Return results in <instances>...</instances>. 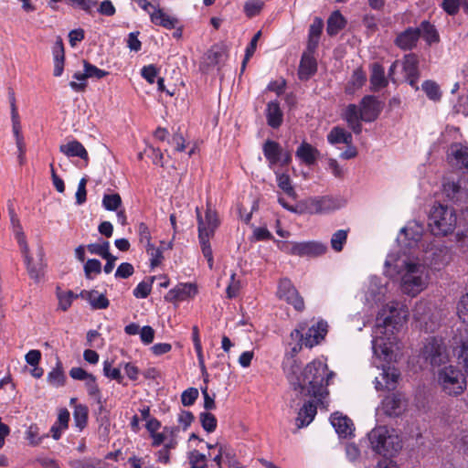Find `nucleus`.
<instances>
[{
	"label": "nucleus",
	"instance_id": "obj_1",
	"mask_svg": "<svg viewBox=\"0 0 468 468\" xmlns=\"http://www.w3.org/2000/svg\"><path fill=\"white\" fill-rule=\"evenodd\" d=\"M283 370L294 390H299L303 397H311L317 404L326 408L329 392V380L335 377L327 365L320 360H314L302 370L300 363L294 357L283 362Z\"/></svg>",
	"mask_w": 468,
	"mask_h": 468
},
{
	"label": "nucleus",
	"instance_id": "obj_2",
	"mask_svg": "<svg viewBox=\"0 0 468 468\" xmlns=\"http://www.w3.org/2000/svg\"><path fill=\"white\" fill-rule=\"evenodd\" d=\"M385 267L390 276L398 275L401 291L408 295L416 296L428 285L429 268L418 260L397 259L388 255Z\"/></svg>",
	"mask_w": 468,
	"mask_h": 468
},
{
	"label": "nucleus",
	"instance_id": "obj_3",
	"mask_svg": "<svg viewBox=\"0 0 468 468\" xmlns=\"http://www.w3.org/2000/svg\"><path fill=\"white\" fill-rule=\"evenodd\" d=\"M467 374L458 366L444 365L437 370L436 381L446 396L457 398L467 388Z\"/></svg>",
	"mask_w": 468,
	"mask_h": 468
},
{
	"label": "nucleus",
	"instance_id": "obj_4",
	"mask_svg": "<svg viewBox=\"0 0 468 468\" xmlns=\"http://www.w3.org/2000/svg\"><path fill=\"white\" fill-rule=\"evenodd\" d=\"M197 218V230L198 239L204 257L207 260L208 266L211 269L213 266V254L210 246V239L215 235L216 229L219 226V219L218 214L213 210L209 204L203 218L200 214L199 208H196Z\"/></svg>",
	"mask_w": 468,
	"mask_h": 468
},
{
	"label": "nucleus",
	"instance_id": "obj_5",
	"mask_svg": "<svg viewBox=\"0 0 468 468\" xmlns=\"http://www.w3.org/2000/svg\"><path fill=\"white\" fill-rule=\"evenodd\" d=\"M457 225V215L453 207L439 204L433 207L430 215L429 226L436 236L452 233Z\"/></svg>",
	"mask_w": 468,
	"mask_h": 468
},
{
	"label": "nucleus",
	"instance_id": "obj_6",
	"mask_svg": "<svg viewBox=\"0 0 468 468\" xmlns=\"http://www.w3.org/2000/svg\"><path fill=\"white\" fill-rule=\"evenodd\" d=\"M409 311L406 306L397 302L387 304L377 317L376 334H383V330L391 327L398 330L407 320Z\"/></svg>",
	"mask_w": 468,
	"mask_h": 468
},
{
	"label": "nucleus",
	"instance_id": "obj_7",
	"mask_svg": "<svg viewBox=\"0 0 468 468\" xmlns=\"http://www.w3.org/2000/svg\"><path fill=\"white\" fill-rule=\"evenodd\" d=\"M420 355L422 358L432 367L439 368L446 365L450 360L447 345L442 337H428L423 345Z\"/></svg>",
	"mask_w": 468,
	"mask_h": 468
},
{
	"label": "nucleus",
	"instance_id": "obj_8",
	"mask_svg": "<svg viewBox=\"0 0 468 468\" xmlns=\"http://www.w3.org/2000/svg\"><path fill=\"white\" fill-rule=\"evenodd\" d=\"M371 438L386 439L384 442H378L375 452L378 454L392 455L402 448L401 440L394 430H388L386 426H378L371 431Z\"/></svg>",
	"mask_w": 468,
	"mask_h": 468
},
{
	"label": "nucleus",
	"instance_id": "obj_9",
	"mask_svg": "<svg viewBox=\"0 0 468 468\" xmlns=\"http://www.w3.org/2000/svg\"><path fill=\"white\" fill-rule=\"evenodd\" d=\"M346 200L341 196H323L309 198L306 208L312 214H328L345 207Z\"/></svg>",
	"mask_w": 468,
	"mask_h": 468
},
{
	"label": "nucleus",
	"instance_id": "obj_10",
	"mask_svg": "<svg viewBox=\"0 0 468 468\" xmlns=\"http://www.w3.org/2000/svg\"><path fill=\"white\" fill-rule=\"evenodd\" d=\"M327 323L324 321H320L316 323V324L312 325L306 333L303 335V330L304 328L301 329H295L291 333V336L292 338H300L302 341V345L305 346L306 347H313L314 346L319 344L321 340L324 339L327 333Z\"/></svg>",
	"mask_w": 468,
	"mask_h": 468
},
{
	"label": "nucleus",
	"instance_id": "obj_11",
	"mask_svg": "<svg viewBox=\"0 0 468 468\" xmlns=\"http://www.w3.org/2000/svg\"><path fill=\"white\" fill-rule=\"evenodd\" d=\"M447 161L455 170L468 173V144H452L447 151Z\"/></svg>",
	"mask_w": 468,
	"mask_h": 468
},
{
	"label": "nucleus",
	"instance_id": "obj_12",
	"mask_svg": "<svg viewBox=\"0 0 468 468\" xmlns=\"http://www.w3.org/2000/svg\"><path fill=\"white\" fill-rule=\"evenodd\" d=\"M277 295L280 299L286 301L292 304L295 310L303 311L304 309V302L299 294L296 288L289 279H282L278 285Z\"/></svg>",
	"mask_w": 468,
	"mask_h": 468
},
{
	"label": "nucleus",
	"instance_id": "obj_13",
	"mask_svg": "<svg viewBox=\"0 0 468 468\" xmlns=\"http://www.w3.org/2000/svg\"><path fill=\"white\" fill-rule=\"evenodd\" d=\"M402 69L406 81L415 90H419L418 80L420 79V71L418 57L413 53L405 55L402 61Z\"/></svg>",
	"mask_w": 468,
	"mask_h": 468
},
{
	"label": "nucleus",
	"instance_id": "obj_14",
	"mask_svg": "<svg viewBox=\"0 0 468 468\" xmlns=\"http://www.w3.org/2000/svg\"><path fill=\"white\" fill-rule=\"evenodd\" d=\"M21 253L23 254L25 263L27 265V272L31 279H34L36 282H39L41 277L43 276V268L44 265L42 263V260L44 257V250L42 246H39L38 248V256L40 259L39 263H35L33 261V258L30 255V250L28 244L27 243V249L25 250L23 245H19Z\"/></svg>",
	"mask_w": 468,
	"mask_h": 468
},
{
	"label": "nucleus",
	"instance_id": "obj_15",
	"mask_svg": "<svg viewBox=\"0 0 468 468\" xmlns=\"http://www.w3.org/2000/svg\"><path fill=\"white\" fill-rule=\"evenodd\" d=\"M406 409V401L400 394H391L382 400V410L388 416H399Z\"/></svg>",
	"mask_w": 468,
	"mask_h": 468
},
{
	"label": "nucleus",
	"instance_id": "obj_16",
	"mask_svg": "<svg viewBox=\"0 0 468 468\" xmlns=\"http://www.w3.org/2000/svg\"><path fill=\"white\" fill-rule=\"evenodd\" d=\"M452 348L457 364L468 375V336L454 338Z\"/></svg>",
	"mask_w": 468,
	"mask_h": 468
},
{
	"label": "nucleus",
	"instance_id": "obj_17",
	"mask_svg": "<svg viewBox=\"0 0 468 468\" xmlns=\"http://www.w3.org/2000/svg\"><path fill=\"white\" fill-rule=\"evenodd\" d=\"M420 31L416 27H408L396 37L394 43L402 50L413 49L419 41Z\"/></svg>",
	"mask_w": 468,
	"mask_h": 468
},
{
	"label": "nucleus",
	"instance_id": "obj_18",
	"mask_svg": "<svg viewBox=\"0 0 468 468\" xmlns=\"http://www.w3.org/2000/svg\"><path fill=\"white\" fill-rule=\"evenodd\" d=\"M360 108L362 112V121L364 122H373L375 121L381 112V107L379 102L374 96H365L361 102Z\"/></svg>",
	"mask_w": 468,
	"mask_h": 468
},
{
	"label": "nucleus",
	"instance_id": "obj_19",
	"mask_svg": "<svg viewBox=\"0 0 468 468\" xmlns=\"http://www.w3.org/2000/svg\"><path fill=\"white\" fill-rule=\"evenodd\" d=\"M400 376L399 371L391 367H383V371L380 375L381 378H376L375 384L377 389H395L399 378Z\"/></svg>",
	"mask_w": 468,
	"mask_h": 468
},
{
	"label": "nucleus",
	"instance_id": "obj_20",
	"mask_svg": "<svg viewBox=\"0 0 468 468\" xmlns=\"http://www.w3.org/2000/svg\"><path fill=\"white\" fill-rule=\"evenodd\" d=\"M197 292V289L195 284L180 283L167 292L165 299L171 302L185 301L188 298L194 297Z\"/></svg>",
	"mask_w": 468,
	"mask_h": 468
},
{
	"label": "nucleus",
	"instance_id": "obj_21",
	"mask_svg": "<svg viewBox=\"0 0 468 468\" xmlns=\"http://www.w3.org/2000/svg\"><path fill=\"white\" fill-rule=\"evenodd\" d=\"M292 251L296 256H320L325 253L327 248L324 244L318 241L297 242V247Z\"/></svg>",
	"mask_w": 468,
	"mask_h": 468
},
{
	"label": "nucleus",
	"instance_id": "obj_22",
	"mask_svg": "<svg viewBox=\"0 0 468 468\" xmlns=\"http://www.w3.org/2000/svg\"><path fill=\"white\" fill-rule=\"evenodd\" d=\"M330 421L339 437L346 438L352 435L354 431L353 422L346 416L335 412L331 415Z\"/></svg>",
	"mask_w": 468,
	"mask_h": 468
},
{
	"label": "nucleus",
	"instance_id": "obj_23",
	"mask_svg": "<svg viewBox=\"0 0 468 468\" xmlns=\"http://www.w3.org/2000/svg\"><path fill=\"white\" fill-rule=\"evenodd\" d=\"M59 151L68 157H80L84 160L86 165L89 162V154L81 143L72 140L59 146Z\"/></svg>",
	"mask_w": 468,
	"mask_h": 468
},
{
	"label": "nucleus",
	"instance_id": "obj_24",
	"mask_svg": "<svg viewBox=\"0 0 468 468\" xmlns=\"http://www.w3.org/2000/svg\"><path fill=\"white\" fill-rule=\"evenodd\" d=\"M344 119L355 133H361L362 112L360 107L356 104H349L345 111Z\"/></svg>",
	"mask_w": 468,
	"mask_h": 468
},
{
	"label": "nucleus",
	"instance_id": "obj_25",
	"mask_svg": "<svg viewBox=\"0 0 468 468\" xmlns=\"http://www.w3.org/2000/svg\"><path fill=\"white\" fill-rule=\"evenodd\" d=\"M262 150L265 158L269 162L270 168H272L282 159V148L277 142L267 140L263 144Z\"/></svg>",
	"mask_w": 468,
	"mask_h": 468
},
{
	"label": "nucleus",
	"instance_id": "obj_26",
	"mask_svg": "<svg viewBox=\"0 0 468 468\" xmlns=\"http://www.w3.org/2000/svg\"><path fill=\"white\" fill-rule=\"evenodd\" d=\"M80 297L89 302L92 309H106L110 304L107 297L95 290H83L80 292Z\"/></svg>",
	"mask_w": 468,
	"mask_h": 468
},
{
	"label": "nucleus",
	"instance_id": "obj_27",
	"mask_svg": "<svg viewBox=\"0 0 468 468\" xmlns=\"http://www.w3.org/2000/svg\"><path fill=\"white\" fill-rule=\"evenodd\" d=\"M295 154L306 165H313L316 162L320 153L310 144L303 142L297 148Z\"/></svg>",
	"mask_w": 468,
	"mask_h": 468
},
{
	"label": "nucleus",
	"instance_id": "obj_28",
	"mask_svg": "<svg viewBox=\"0 0 468 468\" xmlns=\"http://www.w3.org/2000/svg\"><path fill=\"white\" fill-rule=\"evenodd\" d=\"M317 412V406L312 401L305 402L300 409L296 418V425L298 428H303L309 425L314 419Z\"/></svg>",
	"mask_w": 468,
	"mask_h": 468
},
{
	"label": "nucleus",
	"instance_id": "obj_29",
	"mask_svg": "<svg viewBox=\"0 0 468 468\" xmlns=\"http://www.w3.org/2000/svg\"><path fill=\"white\" fill-rule=\"evenodd\" d=\"M317 69L316 60L311 53H304L302 57L298 75L301 80H308Z\"/></svg>",
	"mask_w": 468,
	"mask_h": 468
},
{
	"label": "nucleus",
	"instance_id": "obj_30",
	"mask_svg": "<svg viewBox=\"0 0 468 468\" xmlns=\"http://www.w3.org/2000/svg\"><path fill=\"white\" fill-rule=\"evenodd\" d=\"M8 214L10 217L11 225L13 228V231L15 234V238L18 243V245H23L24 249H27V239L26 235L23 231V228L20 224L19 218L15 211L13 204L9 202L8 204Z\"/></svg>",
	"mask_w": 468,
	"mask_h": 468
},
{
	"label": "nucleus",
	"instance_id": "obj_31",
	"mask_svg": "<svg viewBox=\"0 0 468 468\" xmlns=\"http://www.w3.org/2000/svg\"><path fill=\"white\" fill-rule=\"evenodd\" d=\"M327 141L331 144H351L353 142L352 134L346 131L344 128L340 126H335L332 128V130L327 134Z\"/></svg>",
	"mask_w": 468,
	"mask_h": 468
},
{
	"label": "nucleus",
	"instance_id": "obj_32",
	"mask_svg": "<svg viewBox=\"0 0 468 468\" xmlns=\"http://www.w3.org/2000/svg\"><path fill=\"white\" fill-rule=\"evenodd\" d=\"M282 112L277 101H270L267 104L266 117L268 124L272 128H278L282 122Z\"/></svg>",
	"mask_w": 468,
	"mask_h": 468
},
{
	"label": "nucleus",
	"instance_id": "obj_33",
	"mask_svg": "<svg viewBox=\"0 0 468 468\" xmlns=\"http://www.w3.org/2000/svg\"><path fill=\"white\" fill-rule=\"evenodd\" d=\"M372 345L373 352L377 356L383 358L387 362L391 361L393 351L390 346V342L386 343L381 336H377L372 341Z\"/></svg>",
	"mask_w": 468,
	"mask_h": 468
},
{
	"label": "nucleus",
	"instance_id": "obj_34",
	"mask_svg": "<svg viewBox=\"0 0 468 468\" xmlns=\"http://www.w3.org/2000/svg\"><path fill=\"white\" fill-rule=\"evenodd\" d=\"M151 21L158 26H162L165 28L171 29L174 28L177 23V20L166 13H165L162 9L154 8L153 12H150Z\"/></svg>",
	"mask_w": 468,
	"mask_h": 468
},
{
	"label": "nucleus",
	"instance_id": "obj_35",
	"mask_svg": "<svg viewBox=\"0 0 468 468\" xmlns=\"http://www.w3.org/2000/svg\"><path fill=\"white\" fill-rule=\"evenodd\" d=\"M324 22L321 18L315 17L309 28L308 49L314 52L318 46L319 38L323 30Z\"/></svg>",
	"mask_w": 468,
	"mask_h": 468
},
{
	"label": "nucleus",
	"instance_id": "obj_36",
	"mask_svg": "<svg viewBox=\"0 0 468 468\" xmlns=\"http://www.w3.org/2000/svg\"><path fill=\"white\" fill-rule=\"evenodd\" d=\"M370 83L374 90H378L388 85V80L385 76L384 68L378 63H374L372 65Z\"/></svg>",
	"mask_w": 468,
	"mask_h": 468
},
{
	"label": "nucleus",
	"instance_id": "obj_37",
	"mask_svg": "<svg viewBox=\"0 0 468 468\" xmlns=\"http://www.w3.org/2000/svg\"><path fill=\"white\" fill-rule=\"evenodd\" d=\"M47 380L49 385L58 388L65 384L66 376L63 370V367L60 361H57L56 367L48 372Z\"/></svg>",
	"mask_w": 468,
	"mask_h": 468
},
{
	"label": "nucleus",
	"instance_id": "obj_38",
	"mask_svg": "<svg viewBox=\"0 0 468 468\" xmlns=\"http://www.w3.org/2000/svg\"><path fill=\"white\" fill-rule=\"evenodd\" d=\"M416 29L420 31V37L422 36L429 44L439 42V34L434 26L429 21H422Z\"/></svg>",
	"mask_w": 468,
	"mask_h": 468
},
{
	"label": "nucleus",
	"instance_id": "obj_39",
	"mask_svg": "<svg viewBox=\"0 0 468 468\" xmlns=\"http://www.w3.org/2000/svg\"><path fill=\"white\" fill-rule=\"evenodd\" d=\"M346 25V19L339 11H335L327 20V34L330 36L336 35Z\"/></svg>",
	"mask_w": 468,
	"mask_h": 468
},
{
	"label": "nucleus",
	"instance_id": "obj_40",
	"mask_svg": "<svg viewBox=\"0 0 468 468\" xmlns=\"http://www.w3.org/2000/svg\"><path fill=\"white\" fill-rule=\"evenodd\" d=\"M366 73L362 69H356L346 87V92L347 94H354L357 90L362 88L366 82Z\"/></svg>",
	"mask_w": 468,
	"mask_h": 468
},
{
	"label": "nucleus",
	"instance_id": "obj_41",
	"mask_svg": "<svg viewBox=\"0 0 468 468\" xmlns=\"http://www.w3.org/2000/svg\"><path fill=\"white\" fill-rule=\"evenodd\" d=\"M73 419L76 427L82 430L88 421V408L85 405L78 404L74 406Z\"/></svg>",
	"mask_w": 468,
	"mask_h": 468
},
{
	"label": "nucleus",
	"instance_id": "obj_42",
	"mask_svg": "<svg viewBox=\"0 0 468 468\" xmlns=\"http://www.w3.org/2000/svg\"><path fill=\"white\" fill-rule=\"evenodd\" d=\"M278 186L289 197L296 198V192L292 186L290 176L286 174L276 173Z\"/></svg>",
	"mask_w": 468,
	"mask_h": 468
},
{
	"label": "nucleus",
	"instance_id": "obj_43",
	"mask_svg": "<svg viewBox=\"0 0 468 468\" xmlns=\"http://www.w3.org/2000/svg\"><path fill=\"white\" fill-rule=\"evenodd\" d=\"M347 233L348 230L339 229L333 234L330 242L331 247L335 251H342L344 245L346 244L347 239Z\"/></svg>",
	"mask_w": 468,
	"mask_h": 468
},
{
	"label": "nucleus",
	"instance_id": "obj_44",
	"mask_svg": "<svg viewBox=\"0 0 468 468\" xmlns=\"http://www.w3.org/2000/svg\"><path fill=\"white\" fill-rule=\"evenodd\" d=\"M199 420L202 428L207 432H213L217 428L218 421L216 417L212 413H209L207 411L201 412L199 414Z\"/></svg>",
	"mask_w": 468,
	"mask_h": 468
},
{
	"label": "nucleus",
	"instance_id": "obj_45",
	"mask_svg": "<svg viewBox=\"0 0 468 468\" xmlns=\"http://www.w3.org/2000/svg\"><path fill=\"white\" fill-rule=\"evenodd\" d=\"M421 89L430 100H440L441 94L436 82L432 80H425L421 85Z\"/></svg>",
	"mask_w": 468,
	"mask_h": 468
},
{
	"label": "nucleus",
	"instance_id": "obj_46",
	"mask_svg": "<svg viewBox=\"0 0 468 468\" xmlns=\"http://www.w3.org/2000/svg\"><path fill=\"white\" fill-rule=\"evenodd\" d=\"M122 204L119 194H106L102 198V206L106 210L116 211Z\"/></svg>",
	"mask_w": 468,
	"mask_h": 468
},
{
	"label": "nucleus",
	"instance_id": "obj_47",
	"mask_svg": "<svg viewBox=\"0 0 468 468\" xmlns=\"http://www.w3.org/2000/svg\"><path fill=\"white\" fill-rule=\"evenodd\" d=\"M57 296L58 300V308L65 312L71 306L73 299L79 297L80 294H74L71 291H68L58 292Z\"/></svg>",
	"mask_w": 468,
	"mask_h": 468
},
{
	"label": "nucleus",
	"instance_id": "obj_48",
	"mask_svg": "<svg viewBox=\"0 0 468 468\" xmlns=\"http://www.w3.org/2000/svg\"><path fill=\"white\" fill-rule=\"evenodd\" d=\"M103 374L110 379L116 380L118 383H122L123 377L121 374V370L118 367H112V362L105 360L103 362Z\"/></svg>",
	"mask_w": 468,
	"mask_h": 468
},
{
	"label": "nucleus",
	"instance_id": "obj_49",
	"mask_svg": "<svg viewBox=\"0 0 468 468\" xmlns=\"http://www.w3.org/2000/svg\"><path fill=\"white\" fill-rule=\"evenodd\" d=\"M73 79L76 80L69 82V87L76 92H82L85 90L87 87V79L86 71L83 72H75L73 75Z\"/></svg>",
	"mask_w": 468,
	"mask_h": 468
},
{
	"label": "nucleus",
	"instance_id": "obj_50",
	"mask_svg": "<svg viewBox=\"0 0 468 468\" xmlns=\"http://www.w3.org/2000/svg\"><path fill=\"white\" fill-rule=\"evenodd\" d=\"M85 388L88 394L96 401L97 404H101V393L97 385L96 378L92 376L85 382Z\"/></svg>",
	"mask_w": 468,
	"mask_h": 468
},
{
	"label": "nucleus",
	"instance_id": "obj_51",
	"mask_svg": "<svg viewBox=\"0 0 468 468\" xmlns=\"http://www.w3.org/2000/svg\"><path fill=\"white\" fill-rule=\"evenodd\" d=\"M443 193L449 200L457 201L461 194V186L456 182H447L443 185Z\"/></svg>",
	"mask_w": 468,
	"mask_h": 468
},
{
	"label": "nucleus",
	"instance_id": "obj_52",
	"mask_svg": "<svg viewBox=\"0 0 468 468\" xmlns=\"http://www.w3.org/2000/svg\"><path fill=\"white\" fill-rule=\"evenodd\" d=\"M154 277H152L150 282L143 281L134 288L133 296L138 299L146 298L152 290V283L154 282Z\"/></svg>",
	"mask_w": 468,
	"mask_h": 468
},
{
	"label": "nucleus",
	"instance_id": "obj_53",
	"mask_svg": "<svg viewBox=\"0 0 468 468\" xmlns=\"http://www.w3.org/2000/svg\"><path fill=\"white\" fill-rule=\"evenodd\" d=\"M110 243L108 241H103L102 243H91L87 246L88 250L91 254L99 255L101 258L109 257Z\"/></svg>",
	"mask_w": 468,
	"mask_h": 468
},
{
	"label": "nucleus",
	"instance_id": "obj_54",
	"mask_svg": "<svg viewBox=\"0 0 468 468\" xmlns=\"http://www.w3.org/2000/svg\"><path fill=\"white\" fill-rule=\"evenodd\" d=\"M83 67L86 71V77L88 78H95L97 80H100L106 77L109 74L108 71L101 69L86 60L83 61Z\"/></svg>",
	"mask_w": 468,
	"mask_h": 468
},
{
	"label": "nucleus",
	"instance_id": "obj_55",
	"mask_svg": "<svg viewBox=\"0 0 468 468\" xmlns=\"http://www.w3.org/2000/svg\"><path fill=\"white\" fill-rule=\"evenodd\" d=\"M145 248H146L147 254L150 256L151 266L152 267L158 266L163 260L162 250L160 248H156L152 243L145 246Z\"/></svg>",
	"mask_w": 468,
	"mask_h": 468
},
{
	"label": "nucleus",
	"instance_id": "obj_56",
	"mask_svg": "<svg viewBox=\"0 0 468 468\" xmlns=\"http://www.w3.org/2000/svg\"><path fill=\"white\" fill-rule=\"evenodd\" d=\"M261 36V31H258L252 37L250 45L247 47L246 48V53H245V57H244V59L242 61V68H241V70L243 71L245 67H246V64L247 62L250 60V58L252 57V55L254 54L255 50H256V48H257V42L258 40L260 39Z\"/></svg>",
	"mask_w": 468,
	"mask_h": 468
},
{
	"label": "nucleus",
	"instance_id": "obj_57",
	"mask_svg": "<svg viewBox=\"0 0 468 468\" xmlns=\"http://www.w3.org/2000/svg\"><path fill=\"white\" fill-rule=\"evenodd\" d=\"M425 309V305L423 303H419L414 310V318L420 322L421 327H423L426 331H432L434 329V324H429L426 321V316L420 311Z\"/></svg>",
	"mask_w": 468,
	"mask_h": 468
},
{
	"label": "nucleus",
	"instance_id": "obj_58",
	"mask_svg": "<svg viewBox=\"0 0 468 468\" xmlns=\"http://www.w3.org/2000/svg\"><path fill=\"white\" fill-rule=\"evenodd\" d=\"M263 7V2L261 0H248L244 5V11L250 17L258 15Z\"/></svg>",
	"mask_w": 468,
	"mask_h": 468
},
{
	"label": "nucleus",
	"instance_id": "obj_59",
	"mask_svg": "<svg viewBox=\"0 0 468 468\" xmlns=\"http://www.w3.org/2000/svg\"><path fill=\"white\" fill-rule=\"evenodd\" d=\"M240 289H241L240 281L236 279L235 273H232L230 276V282L226 290L228 298L232 299V298L237 297Z\"/></svg>",
	"mask_w": 468,
	"mask_h": 468
},
{
	"label": "nucleus",
	"instance_id": "obj_60",
	"mask_svg": "<svg viewBox=\"0 0 468 468\" xmlns=\"http://www.w3.org/2000/svg\"><path fill=\"white\" fill-rule=\"evenodd\" d=\"M189 463L191 468H207L206 455L196 450L191 452Z\"/></svg>",
	"mask_w": 468,
	"mask_h": 468
},
{
	"label": "nucleus",
	"instance_id": "obj_61",
	"mask_svg": "<svg viewBox=\"0 0 468 468\" xmlns=\"http://www.w3.org/2000/svg\"><path fill=\"white\" fill-rule=\"evenodd\" d=\"M198 397V390L196 388L186 389L181 395V402L184 406L189 407L193 405Z\"/></svg>",
	"mask_w": 468,
	"mask_h": 468
},
{
	"label": "nucleus",
	"instance_id": "obj_62",
	"mask_svg": "<svg viewBox=\"0 0 468 468\" xmlns=\"http://www.w3.org/2000/svg\"><path fill=\"white\" fill-rule=\"evenodd\" d=\"M457 314L463 323L468 324V292L461 297L457 306Z\"/></svg>",
	"mask_w": 468,
	"mask_h": 468
},
{
	"label": "nucleus",
	"instance_id": "obj_63",
	"mask_svg": "<svg viewBox=\"0 0 468 468\" xmlns=\"http://www.w3.org/2000/svg\"><path fill=\"white\" fill-rule=\"evenodd\" d=\"M38 435V427L36 424L30 425L26 432V438L31 446H37L41 442V438Z\"/></svg>",
	"mask_w": 468,
	"mask_h": 468
},
{
	"label": "nucleus",
	"instance_id": "obj_64",
	"mask_svg": "<svg viewBox=\"0 0 468 468\" xmlns=\"http://www.w3.org/2000/svg\"><path fill=\"white\" fill-rule=\"evenodd\" d=\"M84 271L87 278H91V273L99 274L101 271V263L99 260L90 259L88 260L84 265Z\"/></svg>",
	"mask_w": 468,
	"mask_h": 468
}]
</instances>
